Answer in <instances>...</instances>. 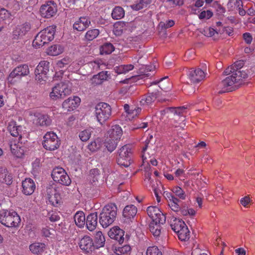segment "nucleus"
<instances>
[{
    "label": "nucleus",
    "instance_id": "6",
    "mask_svg": "<svg viewBox=\"0 0 255 255\" xmlns=\"http://www.w3.org/2000/svg\"><path fill=\"white\" fill-rule=\"evenodd\" d=\"M71 93V89L66 84L61 83L57 84L52 88V91L50 93V97L54 100L63 99Z\"/></svg>",
    "mask_w": 255,
    "mask_h": 255
},
{
    "label": "nucleus",
    "instance_id": "37",
    "mask_svg": "<svg viewBox=\"0 0 255 255\" xmlns=\"http://www.w3.org/2000/svg\"><path fill=\"white\" fill-rule=\"evenodd\" d=\"M92 184L93 185L92 187H88L86 189V194L89 198L97 197L99 195V190L97 186L98 183L96 185H95L94 183Z\"/></svg>",
    "mask_w": 255,
    "mask_h": 255
},
{
    "label": "nucleus",
    "instance_id": "3",
    "mask_svg": "<svg viewBox=\"0 0 255 255\" xmlns=\"http://www.w3.org/2000/svg\"><path fill=\"white\" fill-rule=\"evenodd\" d=\"M55 28V26H49L39 32L33 41V45L43 46L51 41L54 37Z\"/></svg>",
    "mask_w": 255,
    "mask_h": 255
},
{
    "label": "nucleus",
    "instance_id": "41",
    "mask_svg": "<svg viewBox=\"0 0 255 255\" xmlns=\"http://www.w3.org/2000/svg\"><path fill=\"white\" fill-rule=\"evenodd\" d=\"M25 35L20 25H18L15 27L12 32V38L14 39H20L22 38Z\"/></svg>",
    "mask_w": 255,
    "mask_h": 255
},
{
    "label": "nucleus",
    "instance_id": "34",
    "mask_svg": "<svg viewBox=\"0 0 255 255\" xmlns=\"http://www.w3.org/2000/svg\"><path fill=\"white\" fill-rule=\"evenodd\" d=\"M0 182L7 185H10L12 182L11 176L7 174V171L5 169L0 171Z\"/></svg>",
    "mask_w": 255,
    "mask_h": 255
},
{
    "label": "nucleus",
    "instance_id": "25",
    "mask_svg": "<svg viewBox=\"0 0 255 255\" xmlns=\"http://www.w3.org/2000/svg\"><path fill=\"white\" fill-rule=\"evenodd\" d=\"M51 120L46 115L38 114L35 116L34 122L36 125L47 127L51 124Z\"/></svg>",
    "mask_w": 255,
    "mask_h": 255
},
{
    "label": "nucleus",
    "instance_id": "16",
    "mask_svg": "<svg viewBox=\"0 0 255 255\" xmlns=\"http://www.w3.org/2000/svg\"><path fill=\"white\" fill-rule=\"evenodd\" d=\"M79 247L87 253L92 252L96 248L92 239L88 236H85L79 243Z\"/></svg>",
    "mask_w": 255,
    "mask_h": 255
},
{
    "label": "nucleus",
    "instance_id": "20",
    "mask_svg": "<svg viewBox=\"0 0 255 255\" xmlns=\"http://www.w3.org/2000/svg\"><path fill=\"white\" fill-rule=\"evenodd\" d=\"M189 79L191 83H198L201 81L205 76L204 72L201 69L191 70L189 72Z\"/></svg>",
    "mask_w": 255,
    "mask_h": 255
},
{
    "label": "nucleus",
    "instance_id": "32",
    "mask_svg": "<svg viewBox=\"0 0 255 255\" xmlns=\"http://www.w3.org/2000/svg\"><path fill=\"white\" fill-rule=\"evenodd\" d=\"M100 176V171L98 168H93L90 170L89 180L91 184L96 185L98 183V179Z\"/></svg>",
    "mask_w": 255,
    "mask_h": 255
},
{
    "label": "nucleus",
    "instance_id": "52",
    "mask_svg": "<svg viewBox=\"0 0 255 255\" xmlns=\"http://www.w3.org/2000/svg\"><path fill=\"white\" fill-rule=\"evenodd\" d=\"M245 62L243 60H238L234 62L232 65L229 66L228 68H232V69H235L241 71L244 70V66Z\"/></svg>",
    "mask_w": 255,
    "mask_h": 255
},
{
    "label": "nucleus",
    "instance_id": "49",
    "mask_svg": "<svg viewBox=\"0 0 255 255\" xmlns=\"http://www.w3.org/2000/svg\"><path fill=\"white\" fill-rule=\"evenodd\" d=\"M71 61L68 58H64L60 60H58L57 62V66L61 69H64L66 70L68 68V66L70 63Z\"/></svg>",
    "mask_w": 255,
    "mask_h": 255
},
{
    "label": "nucleus",
    "instance_id": "35",
    "mask_svg": "<svg viewBox=\"0 0 255 255\" xmlns=\"http://www.w3.org/2000/svg\"><path fill=\"white\" fill-rule=\"evenodd\" d=\"M95 247L96 249L103 247L104 246L105 242V239L103 236L102 232L98 231L95 235Z\"/></svg>",
    "mask_w": 255,
    "mask_h": 255
},
{
    "label": "nucleus",
    "instance_id": "43",
    "mask_svg": "<svg viewBox=\"0 0 255 255\" xmlns=\"http://www.w3.org/2000/svg\"><path fill=\"white\" fill-rule=\"evenodd\" d=\"M62 52L61 46L57 45H54L49 48L48 54L52 56H56Z\"/></svg>",
    "mask_w": 255,
    "mask_h": 255
},
{
    "label": "nucleus",
    "instance_id": "46",
    "mask_svg": "<svg viewBox=\"0 0 255 255\" xmlns=\"http://www.w3.org/2000/svg\"><path fill=\"white\" fill-rule=\"evenodd\" d=\"M151 2V0H140L139 2L136 4H133L131 7L132 9L135 10H138L146 7Z\"/></svg>",
    "mask_w": 255,
    "mask_h": 255
},
{
    "label": "nucleus",
    "instance_id": "48",
    "mask_svg": "<svg viewBox=\"0 0 255 255\" xmlns=\"http://www.w3.org/2000/svg\"><path fill=\"white\" fill-rule=\"evenodd\" d=\"M14 147H15L16 149L12 147V145H10V150L11 152L15 155L16 157L18 158H21L24 155V149L21 148V147H19L18 148V146H16L15 144L13 145Z\"/></svg>",
    "mask_w": 255,
    "mask_h": 255
},
{
    "label": "nucleus",
    "instance_id": "38",
    "mask_svg": "<svg viewBox=\"0 0 255 255\" xmlns=\"http://www.w3.org/2000/svg\"><path fill=\"white\" fill-rule=\"evenodd\" d=\"M115 50L113 45L110 42H106L100 47V53L101 54H111Z\"/></svg>",
    "mask_w": 255,
    "mask_h": 255
},
{
    "label": "nucleus",
    "instance_id": "31",
    "mask_svg": "<svg viewBox=\"0 0 255 255\" xmlns=\"http://www.w3.org/2000/svg\"><path fill=\"white\" fill-rule=\"evenodd\" d=\"M186 225L182 220L174 218L173 221H171L170 226L173 231L177 233Z\"/></svg>",
    "mask_w": 255,
    "mask_h": 255
},
{
    "label": "nucleus",
    "instance_id": "26",
    "mask_svg": "<svg viewBox=\"0 0 255 255\" xmlns=\"http://www.w3.org/2000/svg\"><path fill=\"white\" fill-rule=\"evenodd\" d=\"M123 134L122 129L119 125L113 126L107 132V136L119 140Z\"/></svg>",
    "mask_w": 255,
    "mask_h": 255
},
{
    "label": "nucleus",
    "instance_id": "45",
    "mask_svg": "<svg viewBox=\"0 0 255 255\" xmlns=\"http://www.w3.org/2000/svg\"><path fill=\"white\" fill-rule=\"evenodd\" d=\"M118 165L121 167H128L131 164V158L126 157H118L117 159Z\"/></svg>",
    "mask_w": 255,
    "mask_h": 255
},
{
    "label": "nucleus",
    "instance_id": "40",
    "mask_svg": "<svg viewBox=\"0 0 255 255\" xmlns=\"http://www.w3.org/2000/svg\"><path fill=\"white\" fill-rule=\"evenodd\" d=\"M179 239L182 241H186L190 238V232L186 226L177 233Z\"/></svg>",
    "mask_w": 255,
    "mask_h": 255
},
{
    "label": "nucleus",
    "instance_id": "2",
    "mask_svg": "<svg viewBox=\"0 0 255 255\" xmlns=\"http://www.w3.org/2000/svg\"><path fill=\"white\" fill-rule=\"evenodd\" d=\"M117 212L115 204L111 203L105 206L99 215V222L103 228H107L115 221Z\"/></svg>",
    "mask_w": 255,
    "mask_h": 255
},
{
    "label": "nucleus",
    "instance_id": "1",
    "mask_svg": "<svg viewBox=\"0 0 255 255\" xmlns=\"http://www.w3.org/2000/svg\"><path fill=\"white\" fill-rule=\"evenodd\" d=\"M224 73L225 75L230 76L222 80L220 83V86L223 90L220 91L219 92V94L235 91L238 88L239 86L234 85L239 83L243 79H247L248 77L246 70L240 71L232 69V68H227Z\"/></svg>",
    "mask_w": 255,
    "mask_h": 255
},
{
    "label": "nucleus",
    "instance_id": "4",
    "mask_svg": "<svg viewBox=\"0 0 255 255\" xmlns=\"http://www.w3.org/2000/svg\"><path fill=\"white\" fill-rule=\"evenodd\" d=\"M20 219L15 212L2 210L0 212V222L7 227H15L20 223Z\"/></svg>",
    "mask_w": 255,
    "mask_h": 255
},
{
    "label": "nucleus",
    "instance_id": "50",
    "mask_svg": "<svg viewBox=\"0 0 255 255\" xmlns=\"http://www.w3.org/2000/svg\"><path fill=\"white\" fill-rule=\"evenodd\" d=\"M172 191L180 199L183 200L185 199L186 195L185 192L180 187L178 186L174 187L172 189Z\"/></svg>",
    "mask_w": 255,
    "mask_h": 255
},
{
    "label": "nucleus",
    "instance_id": "39",
    "mask_svg": "<svg viewBox=\"0 0 255 255\" xmlns=\"http://www.w3.org/2000/svg\"><path fill=\"white\" fill-rule=\"evenodd\" d=\"M125 15L124 9L120 6H116L113 9L112 13V16L115 19H120Z\"/></svg>",
    "mask_w": 255,
    "mask_h": 255
},
{
    "label": "nucleus",
    "instance_id": "27",
    "mask_svg": "<svg viewBox=\"0 0 255 255\" xmlns=\"http://www.w3.org/2000/svg\"><path fill=\"white\" fill-rule=\"evenodd\" d=\"M108 71H102L95 75L91 79V83L94 86L101 84L108 78Z\"/></svg>",
    "mask_w": 255,
    "mask_h": 255
},
{
    "label": "nucleus",
    "instance_id": "58",
    "mask_svg": "<svg viewBox=\"0 0 255 255\" xmlns=\"http://www.w3.org/2000/svg\"><path fill=\"white\" fill-rule=\"evenodd\" d=\"M174 24V21L172 20H168L166 23L160 22L159 23V26L162 28H164L165 29L168 28L169 27H172Z\"/></svg>",
    "mask_w": 255,
    "mask_h": 255
},
{
    "label": "nucleus",
    "instance_id": "63",
    "mask_svg": "<svg viewBox=\"0 0 255 255\" xmlns=\"http://www.w3.org/2000/svg\"><path fill=\"white\" fill-rule=\"evenodd\" d=\"M151 187L154 191V192L156 191H160L159 185H161V183L160 182L156 181L155 183H154L153 181H150Z\"/></svg>",
    "mask_w": 255,
    "mask_h": 255
},
{
    "label": "nucleus",
    "instance_id": "9",
    "mask_svg": "<svg viewBox=\"0 0 255 255\" xmlns=\"http://www.w3.org/2000/svg\"><path fill=\"white\" fill-rule=\"evenodd\" d=\"M42 142L43 147L47 150H54L57 149L60 145L57 135L53 132H47L43 137Z\"/></svg>",
    "mask_w": 255,
    "mask_h": 255
},
{
    "label": "nucleus",
    "instance_id": "55",
    "mask_svg": "<svg viewBox=\"0 0 255 255\" xmlns=\"http://www.w3.org/2000/svg\"><path fill=\"white\" fill-rule=\"evenodd\" d=\"M213 15V12L210 10H207V11L203 10L199 14V18L200 19H203L204 18L208 19L210 18Z\"/></svg>",
    "mask_w": 255,
    "mask_h": 255
},
{
    "label": "nucleus",
    "instance_id": "56",
    "mask_svg": "<svg viewBox=\"0 0 255 255\" xmlns=\"http://www.w3.org/2000/svg\"><path fill=\"white\" fill-rule=\"evenodd\" d=\"M236 5L238 8L239 14L242 16L245 15L246 14V11L242 8L243 5L242 0H237Z\"/></svg>",
    "mask_w": 255,
    "mask_h": 255
},
{
    "label": "nucleus",
    "instance_id": "19",
    "mask_svg": "<svg viewBox=\"0 0 255 255\" xmlns=\"http://www.w3.org/2000/svg\"><path fill=\"white\" fill-rule=\"evenodd\" d=\"M47 193L49 200L54 206H56L61 202V197L57 189L54 187H49L47 189Z\"/></svg>",
    "mask_w": 255,
    "mask_h": 255
},
{
    "label": "nucleus",
    "instance_id": "7",
    "mask_svg": "<svg viewBox=\"0 0 255 255\" xmlns=\"http://www.w3.org/2000/svg\"><path fill=\"white\" fill-rule=\"evenodd\" d=\"M51 176L54 181L63 185L68 186L71 182L69 176L62 167H57L54 168Z\"/></svg>",
    "mask_w": 255,
    "mask_h": 255
},
{
    "label": "nucleus",
    "instance_id": "12",
    "mask_svg": "<svg viewBox=\"0 0 255 255\" xmlns=\"http://www.w3.org/2000/svg\"><path fill=\"white\" fill-rule=\"evenodd\" d=\"M29 73L27 65L22 64L15 67L9 75L8 80L12 82L14 78L20 79L22 77L25 76Z\"/></svg>",
    "mask_w": 255,
    "mask_h": 255
},
{
    "label": "nucleus",
    "instance_id": "23",
    "mask_svg": "<svg viewBox=\"0 0 255 255\" xmlns=\"http://www.w3.org/2000/svg\"><path fill=\"white\" fill-rule=\"evenodd\" d=\"M165 222H161L160 219L152 220L149 225V229L150 231L155 237L159 236L161 233V225H163Z\"/></svg>",
    "mask_w": 255,
    "mask_h": 255
},
{
    "label": "nucleus",
    "instance_id": "42",
    "mask_svg": "<svg viewBox=\"0 0 255 255\" xmlns=\"http://www.w3.org/2000/svg\"><path fill=\"white\" fill-rule=\"evenodd\" d=\"M181 201L176 198L174 199L172 201H168V205L173 211L178 212L181 208Z\"/></svg>",
    "mask_w": 255,
    "mask_h": 255
},
{
    "label": "nucleus",
    "instance_id": "10",
    "mask_svg": "<svg viewBox=\"0 0 255 255\" xmlns=\"http://www.w3.org/2000/svg\"><path fill=\"white\" fill-rule=\"evenodd\" d=\"M57 11V5L54 1H46L41 6L40 12L42 17L49 18L54 16Z\"/></svg>",
    "mask_w": 255,
    "mask_h": 255
},
{
    "label": "nucleus",
    "instance_id": "57",
    "mask_svg": "<svg viewBox=\"0 0 255 255\" xmlns=\"http://www.w3.org/2000/svg\"><path fill=\"white\" fill-rule=\"evenodd\" d=\"M9 13L8 11L4 8H0V19L4 20L9 17Z\"/></svg>",
    "mask_w": 255,
    "mask_h": 255
},
{
    "label": "nucleus",
    "instance_id": "17",
    "mask_svg": "<svg viewBox=\"0 0 255 255\" xmlns=\"http://www.w3.org/2000/svg\"><path fill=\"white\" fill-rule=\"evenodd\" d=\"M124 231L118 226L114 227L108 232L109 237L112 239L117 241L120 244H122L124 242Z\"/></svg>",
    "mask_w": 255,
    "mask_h": 255
},
{
    "label": "nucleus",
    "instance_id": "60",
    "mask_svg": "<svg viewBox=\"0 0 255 255\" xmlns=\"http://www.w3.org/2000/svg\"><path fill=\"white\" fill-rule=\"evenodd\" d=\"M251 201V200L249 196H246L242 198L240 200V203L245 207L247 206Z\"/></svg>",
    "mask_w": 255,
    "mask_h": 255
},
{
    "label": "nucleus",
    "instance_id": "64",
    "mask_svg": "<svg viewBox=\"0 0 255 255\" xmlns=\"http://www.w3.org/2000/svg\"><path fill=\"white\" fill-rule=\"evenodd\" d=\"M32 173L33 174H36L39 172V163L35 162L32 164Z\"/></svg>",
    "mask_w": 255,
    "mask_h": 255
},
{
    "label": "nucleus",
    "instance_id": "29",
    "mask_svg": "<svg viewBox=\"0 0 255 255\" xmlns=\"http://www.w3.org/2000/svg\"><path fill=\"white\" fill-rule=\"evenodd\" d=\"M119 140L107 136L104 142V146L111 152L117 147Z\"/></svg>",
    "mask_w": 255,
    "mask_h": 255
},
{
    "label": "nucleus",
    "instance_id": "5",
    "mask_svg": "<svg viewBox=\"0 0 255 255\" xmlns=\"http://www.w3.org/2000/svg\"><path fill=\"white\" fill-rule=\"evenodd\" d=\"M111 106L106 103H100L95 107V114L98 121L102 125L111 115Z\"/></svg>",
    "mask_w": 255,
    "mask_h": 255
},
{
    "label": "nucleus",
    "instance_id": "14",
    "mask_svg": "<svg viewBox=\"0 0 255 255\" xmlns=\"http://www.w3.org/2000/svg\"><path fill=\"white\" fill-rule=\"evenodd\" d=\"M186 109L187 107L185 106L170 107L169 113L173 114L175 117L173 123L172 124L173 126L176 128L177 127L175 124H180V123L185 121V117L182 115V114Z\"/></svg>",
    "mask_w": 255,
    "mask_h": 255
},
{
    "label": "nucleus",
    "instance_id": "11",
    "mask_svg": "<svg viewBox=\"0 0 255 255\" xmlns=\"http://www.w3.org/2000/svg\"><path fill=\"white\" fill-rule=\"evenodd\" d=\"M166 89L165 87L161 86H156L155 88H150L145 97L142 99V101H144L147 104L153 102L156 99L159 98L163 95V92H165Z\"/></svg>",
    "mask_w": 255,
    "mask_h": 255
},
{
    "label": "nucleus",
    "instance_id": "18",
    "mask_svg": "<svg viewBox=\"0 0 255 255\" xmlns=\"http://www.w3.org/2000/svg\"><path fill=\"white\" fill-rule=\"evenodd\" d=\"M81 99L79 97L74 96L65 100L62 104V108L67 112L74 110L79 105Z\"/></svg>",
    "mask_w": 255,
    "mask_h": 255
},
{
    "label": "nucleus",
    "instance_id": "61",
    "mask_svg": "<svg viewBox=\"0 0 255 255\" xmlns=\"http://www.w3.org/2000/svg\"><path fill=\"white\" fill-rule=\"evenodd\" d=\"M243 38H244V40L247 44L251 43L252 40H253V37L250 33H248V32L245 33L243 34Z\"/></svg>",
    "mask_w": 255,
    "mask_h": 255
},
{
    "label": "nucleus",
    "instance_id": "33",
    "mask_svg": "<svg viewBox=\"0 0 255 255\" xmlns=\"http://www.w3.org/2000/svg\"><path fill=\"white\" fill-rule=\"evenodd\" d=\"M74 221L76 225L80 228L83 227L85 224V216L84 212H78L74 216Z\"/></svg>",
    "mask_w": 255,
    "mask_h": 255
},
{
    "label": "nucleus",
    "instance_id": "36",
    "mask_svg": "<svg viewBox=\"0 0 255 255\" xmlns=\"http://www.w3.org/2000/svg\"><path fill=\"white\" fill-rule=\"evenodd\" d=\"M119 157H126L127 158H131V149L130 145H125L122 146L119 150Z\"/></svg>",
    "mask_w": 255,
    "mask_h": 255
},
{
    "label": "nucleus",
    "instance_id": "22",
    "mask_svg": "<svg viewBox=\"0 0 255 255\" xmlns=\"http://www.w3.org/2000/svg\"><path fill=\"white\" fill-rule=\"evenodd\" d=\"M22 192L26 195L32 194L35 189V185L33 181L30 178H26L22 182Z\"/></svg>",
    "mask_w": 255,
    "mask_h": 255
},
{
    "label": "nucleus",
    "instance_id": "44",
    "mask_svg": "<svg viewBox=\"0 0 255 255\" xmlns=\"http://www.w3.org/2000/svg\"><path fill=\"white\" fill-rule=\"evenodd\" d=\"M99 34V31L97 29L88 30L85 34V38L88 41H91L96 38Z\"/></svg>",
    "mask_w": 255,
    "mask_h": 255
},
{
    "label": "nucleus",
    "instance_id": "15",
    "mask_svg": "<svg viewBox=\"0 0 255 255\" xmlns=\"http://www.w3.org/2000/svg\"><path fill=\"white\" fill-rule=\"evenodd\" d=\"M149 217L152 220L160 219L161 222H165L166 217L160 209L156 206H149L146 210Z\"/></svg>",
    "mask_w": 255,
    "mask_h": 255
},
{
    "label": "nucleus",
    "instance_id": "21",
    "mask_svg": "<svg viewBox=\"0 0 255 255\" xmlns=\"http://www.w3.org/2000/svg\"><path fill=\"white\" fill-rule=\"evenodd\" d=\"M91 24L89 18L87 17H81L73 24V28L79 31L85 30Z\"/></svg>",
    "mask_w": 255,
    "mask_h": 255
},
{
    "label": "nucleus",
    "instance_id": "13",
    "mask_svg": "<svg viewBox=\"0 0 255 255\" xmlns=\"http://www.w3.org/2000/svg\"><path fill=\"white\" fill-rule=\"evenodd\" d=\"M137 213V208L133 205L126 206L123 212L124 222L130 224L132 223Z\"/></svg>",
    "mask_w": 255,
    "mask_h": 255
},
{
    "label": "nucleus",
    "instance_id": "59",
    "mask_svg": "<svg viewBox=\"0 0 255 255\" xmlns=\"http://www.w3.org/2000/svg\"><path fill=\"white\" fill-rule=\"evenodd\" d=\"M125 65H121L115 67L116 72L119 74L127 72V69L125 67Z\"/></svg>",
    "mask_w": 255,
    "mask_h": 255
},
{
    "label": "nucleus",
    "instance_id": "47",
    "mask_svg": "<svg viewBox=\"0 0 255 255\" xmlns=\"http://www.w3.org/2000/svg\"><path fill=\"white\" fill-rule=\"evenodd\" d=\"M155 68V66L151 65H145L139 69L140 73L145 77H149L151 75L149 72L152 71Z\"/></svg>",
    "mask_w": 255,
    "mask_h": 255
},
{
    "label": "nucleus",
    "instance_id": "53",
    "mask_svg": "<svg viewBox=\"0 0 255 255\" xmlns=\"http://www.w3.org/2000/svg\"><path fill=\"white\" fill-rule=\"evenodd\" d=\"M146 255H162V254L157 247H151L147 249Z\"/></svg>",
    "mask_w": 255,
    "mask_h": 255
},
{
    "label": "nucleus",
    "instance_id": "54",
    "mask_svg": "<svg viewBox=\"0 0 255 255\" xmlns=\"http://www.w3.org/2000/svg\"><path fill=\"white\" fill-rule=\"evenodd\" d=\"M91 136V131L88 129H85L80 132L79 136L83 141H87Z\"/></svg>",
    "mask_w": 255,
    "mask_h": 255
},
{
    "label": "nucleus",
    "instance_id": "51",
    "mask_svg": "<svg viewBox=\"0 0 255 255\" xmlns=\"http://www.w3.org/2000/svg\"><path fill=\"white\" fill-rule=\"evenodd\" d=\"M124 25H125V23L121 21L115 24L114 31L116 35H120L123 33V29L121 28L124 26Z\"/></svg>",
    "mask_w": 255,
    "mask_h": 255
},
{
    "label": "nucleus",
    "instance_id": "30",
    "mask_svg": "<svg viewBox=\"0 0 255 255\" xmlns=\"http://www.w3.org/2000/svg\"><path fill=\"white\" fill-rule=\"evenodd\" d=\"M45 247V245L44 243H34L31 244L29 248L32 254L38 255L44 252Z\"/></svg>",
    "mask_w": 255,
    "mask_h": 255
},
{
    "label": "nucleus",
    "instance_id": "24",
    "mask_svg": "<svg viewBox=\"0 0 255 255\" xmlns=\"http://www.w3.org/2000/svg\"><path fill=\"white\" fill-rule=\"evenodd\" d=\"M98 223V214L97 212H94L93 213H91L86 218V226L87 229L90 231H92L94 230Z\"/></svg>",
    "mask_w": 255,
    "mask_h": 255
},
{
    "label": "nucleus",
    "instance_id": "8",
    "mask_svg": "<svg viewBox=\"0 0 255 255\" xmlns=\"http://www.w3.org/2000/svg\"><path fill=\"white\" fill-rule=\"evenodd\" d=\"M50 63L47 61H41L35 70V80L41 82L45 81L49 76Z\"/></svg>",
    "mask_w": 255,
    "mask_h": 255
},
{
    "label": "nucleus",
    "instance_id": "62",
    "mask_svg": "<svg viewBox=\"0 0 255 255\" xmlns=\"http://www.w3.org/2000/svg\"><path fill=\"white\" fill-rule=\"evenodd\" d=\"M23 31L26 34L28 31L31 29V25L28 22H25L24 24L20 25Z\"/></svg>",
    "mask_w": 255,
    "mask_h": 255
},
{
    "label": "nucleus",
    "instance_id": "28",
    "mask_svg": "<svg viewBox=\"0 0 255 255\" xmlns=\"http://www.w3.org/2000/svg\"><path fill=\"white\" fill-rule=\"evenodd\" d=\"M21 126H15L10 125L8 126V130L9 131L11 135L13 136H19L18 142L20 143H25V140L22 139L21 131Z\"/></svg>",
    "mask_w": 255,
    "mask_h": 255
}]
</instances>
